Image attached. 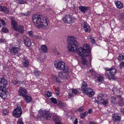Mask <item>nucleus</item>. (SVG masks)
<instances>
[{
	"instance_id": "obj_1",
	"label": "nucleus",
	"mask_w": 124,
	"mask_h": 124,
	"mask_svg": "<svg viewBox=\"0 0 124 124\" xmlns=\"http://www.w3.org/2000/svg\"><path fill=\"white\" fill-rule=\"evenodd\" d=\"M68 45H70L68 47V48L69 49V47H70L69 49V51L71 52H77L78 54L82 57L88 56V54H86V53L85 52L83 48L80 47L77 49V46L78 43L76 40L75 37L72 36L68 37Z\"/></svg>"
},
{
	"instance_id": "obj_2",
	"label": "nucleus",
	"mask_w": 124,
	"mask_h": 124,
	"mask_svg": "<svg viewBox=\"0 0 124 124\" xmlns=\"http://www.w3.org/2000/svg\"><path fill=\"white\" fill-rule=\"evenodd\" d=\"M32 20L34 25L38 28H42L45 29L48 28L47 20L44 16L34 14L32 16Z\"/></svg>"
},
{
	"instance_id": "obj_3",
	"label": "nucleus",
	"mask_w": 124,
	"mask_h": 124,
	"mask_svg": "<svg viewBox=\"0 0 124 124\" xmlns=\"http://www.w3.org/2000/svg\"><path fill=\"white\" fill-rule=\"evenodd\" d=\"M7 83L5 79H0V97L3 98L7 97V89L6 87Z\"/></svg>"
},
{
	"instance_id": "obj_4",
	"label": "nucleus",
	"mask_w": 124,
	"mask_h": 124,
	"mask_svg": "<svg viewBox=\"0 0 124 124\" xmlns=\"http://www.w3.org/2000/svg\"><path fill=\"white\" fill-rule=\"evenodd\" d=\"M88 86L86 82L83 81L82 83V90L83 93H85L89 97H91L95 94V92L93 90Z\"/></svg>"
},
{
	"instance_id": "obj_5",
	"label": "nucleus",
	"mask_w": 124,
	"mask_h": 124,
	"mask_svg": "<svg viewBox=\"0 0 124 124\" xmlns=\"http://www.w3.org/2000/svg\"><path fill=\"white\" fill-rule=\"evenodd\" d=\"M116 70L115 68H111L109 69V70L106 72L105 75L106 77L109 80L111 79L113 80H115L116 79V77L114 76V74L116 73Z\"/></svg>"
},
{
	"instance_id": "obj_6",
	"label": "nucleus",
	"mask_w": 124,
	"mask_h": 124,
	"mask_svg": "<svg viewBox=\"0 0 124 124\" xmlns=\"http://www.w3.org/2000/svg\"><path fill=\"white\" fill-rule=\"evenodd\" d=\"M21 104L17 105V107L14 110L13 115L16 118L20 117L22 114Z\"/></svg>"
},
{
	"instance_id": "obj_7",
	"label": "nucleus",
	"mask_w": 124,
	"mask_h": 124,
	"mask_svg": "<svg viewBox=\"0 0 124 124\" xmlns=\"http://www.w3.org/2000/svg\"><path fill=\"white\" fill-rule=\"evenodd\" d=\"M39 113L41 115L44 119L47 120H50L51 119V117L48 111L40 109L39 111Z\"/></svg>"
},
{
	"instance_id": "obj_8",
	"label": "nucleus",
	"mask_w": 124,
	"mask_h": 124,
	"mask_svg": "<svg viewBox=\"0 0 124 124\" xmlns=\"http://www.w3.org/2000/svg\"><path fill=\"white\" fill-rule=\"evenodd\" d=\"M54 64L57 69L60 70H64L65 68V63L63 62L57 60L55 62Z\"/></svg>"
},
{
	"instance_id": "obj_9",
	"label": "nucleus",
	"mask_w": 124,
	"mask_h": 124,
	"mask_svg": "<svg viewBox=\"0 0 124 124\" xmlns=\"http://www.w3.org/2000/svg\"><path fill=\"white\" fill-rule=\"evenodd\" d=\"M75 19V18L69 15H66L63 18V21L66 23L70 24L73 22Z\"/></svg>"
},
{
	"instance_id": "obj_10",
	"label": "nucleus",
	"mask_w": 124,
	"mask_h": 124,
	"mask_svg": "<svg viewBox=\"0 0 124 124\" xmlns=\"http://www.w3.org/2000/svg\"><path fill=\"white\" fill-rule=\"evenodd\" d=\"M97 98L98 99V101L100 102V104L102 103L104 105H106L108 103V100L104 99L100 95L98 96Z\"/></svg>"
},
{
	"instance_id": "obj_11",
	"label": "nucleus",
	"mask_w": 124,
	"mask_h": 124,
	"mask_svg": "<svg viewBox=\"0 0 124 124\" xmlns=\"http://www.w3.org/2000/svg\"><path fill=\"white\" fill-rule=\"evenodd\" d=\"M97 98L98 99V101L100 102V104L102 103L104 105H106L108 103V100L104 99L100 95L98 96Z\"/></svg>"
},
{
	"instance_id": "obj_12",
	"label": "nucleus",
	"mask_w": 124,
	"mask_h": 124,
	"mask_svg": "<svg viewBox=\"0 0 124 124\" xmlns=\"http://www.w3.org/2000/svg\"><path fill=\"white\" fill-rule=\"evenodd\" d=\"M20 50L19 49V46H15L13 48H12L10 49V52L12 54H15L17 53L18 51Z\"/></svg>"
},
{
	"instance_id": "obj_13",
	"label": "nucleus",
	"mask_w": 124,
	"mask_h": 124,
	"mask_svg": "<svg viewBox=\"0 0 124 124\" xmlns=\"http://www.w3.org/2000/svg\"><path fill=\"white\" fill-rule=\"evenodd\" d=\"M16 29L15 30L16 31H18L21 34H23L24 32V27L23 25H18L16 27Z\"/></svg>"
},
{
	"instance_id": "obj_14",
	"label": "nucleus",
	"mask_w": 124,
	"mask_h": 124,
	"mask_svg": "<svg viewBox=\"0 0 124 124\" xmlns=\"http://www.w3.org/2000/svg\"><path fill=\"white\" fill-rule=\"evenodd\" d=\"M89 46L86 44H84L83 46V49L85 52L86 53V54H88V56H89L90 50L89 49Z\"/></svg>"
},
{
	"instance_id": "obj_15",
	"label": "nucleus",
	"mask_w": 124,
	"mask_h": 124,
	"mask_svg": "<svg viewBox=\"0 0 124 124\" xmlns=\"http://www.w3.org/2000/svg\"><path fill=\"white\" fill-rule=\"evenodd\" d=\"M78 8L83 13H85L87 10L89 9V7L82 6L79 7Z\"/></svg>"
},
{
	"instance_id": "obj_16",
	"label": "nucleus",
	"mask_w": 124,
	"mask_h": 124,
	"mask_svg": "<svg viewBox=\"0 0 124 124\" xmlns=\"http://www.w3.org/2000/svg\"><path fill=\"white\" fill-rule=\"evenodd\" d=\"M112 117L113 120L115 122H119L121 120V117L116 115L113 114Z\"/></svg>"
},
{
	"instance_id": "obj_17",
	"label": "nucleus",
	"mask_w": 124,
	"mask_h": 124,
	"mask_svg": "<svg viewBox=\"0 0 124 124\" xmlns=\"http://www.w3.org/2000/svg\"><path fill=\"white\" fill-rule=\"evenodd\" d=\"M83 29L86 32H89L90 31V27L87 23H85L84 24Z\"/></svg>"
},
{
	"instance_id": "obj_18",
	"label": "nucleus",
	"mask_w": 124,
	"mask_h": 124,
	"mask_svg": "<svg viewBox=\"0 0 124 124\" xmlns=\"http://www.w3.org/2000/svg\"><path fill=\"white\" fill-rule=\"evenodd\" d=\"M0 11L4 12L6 14H8L9 12L8 9L4 6H1L0 8Z\"/></svg>"
},
{
	"instance_id": "obj_19",
	"label": "nucleus",
	"mask_w": 124,
	"mask_h": 124,
	"mask_svg": "<svg viewBox=\"0 0 124 124\" xmlns=\"http://www.w3.org/2000/svg\"><path fill=\"white\" fill-rule=\"evenodd\" d=\"M23 63L24 66L25 68H27L29 66V63L27 58L23 59Z\"/></svg>"
},
{
	"instance_id": "obj_20",
	"label": "nucleus",
	"mask_w": 124,
	"mask_h": 124,
	"mask_svg": "<svg viewBox=\"0 0 124 124\" xmlns=\"http://www.w3.org/2000/svg\"><path fill=\"white\" fill-rule=\"evenodd\" d=\"M115 3L118 8L120 9L123 7V4L120 1H115Z\"/></svg>"
},
{
	"instance_id": "obj_21",
	"label": "nucleus",
	"mask_w": 124,
	"mask_h": 124,
	"mask_svg": "<svg viewBox=\"0 0 124 124\" xmlns=\"http://www.w3.org/2000/svg\"><path fill=\"white\" fill-rule=\"evenodd\" d=\"M58 76L59 77L61 78L62 79H66L65 75L66 74L64 72H62L61 71L60 72L58 73Z\"/></svg>"
},
{
	"instance_id": "obj_22",
	"label": "nucleus",
	"mask_w": 124,
	"mask_h": 124,
	"mask_svg": "<svg viewBox=\"0 0 124 124\" xmlns=\"http://www.w3.org/2000/svg\"><path fill=\"white\" fill-rule=\"evenodd\" d=\"M25 45L27 46H30L31 45V41L29 38H28L24 41Z\"/></svg>"
},
{
	"instance_id": "obj_23",
	"label": "nucleus",
	"mask_w": 124,
	"mask_h": 124,
	"mask_svg": "<svg viewBox=\"0 0 124 124\" xmlns=\"http://www.w3.org/2000/svg\"><path fill=\"white\" fill-rule=\"evenodd\" d=\"M24 98V100L26 101L27 102H29L31 101L32 98L30 96H28L27 95H26L25 96L23 97Z\"/></svg>"
},
{
	"instance_id": "obj_24",
	"label": "nucleus",
	"mask_w": 124,
	"mask_h": 124,
	"mask_svg": "<svg viewBox=\"0 0 124 124\" xmlns=\"http://www.w3.org/2000/svg\"><path fill=\"white\" fill-rule=\"evenodd\" d=\"M41 52L43 53L46 52L47 48L45 45H42L41 47Z\"/></svg>"
},
{
	"instance_id": "obj_25",
	"label": "nucleus",
	"mask_w": 124,
	"mask_h": 124,
	"mask_svg": "<svg viewBox=\"0 0 124 124\" xmlns=\"http://www.w3.org/2000/svg\"><path fill=\"white\" fill-rule=\"evenodd\" d=\"M117 59L119 61L121 62L124 59V56L121 54H119Z\"/></svg>"
},
{
	"instance_id": "obj_26",
	"label": "nucleus",
	"mask_w": 124,
	"mask_h": 124,
	"mask_svg": "<svg viewBox=\"0 0 124 124\" xmlns=\"http://www.w3.org/2000/svg\"><path fill=\"white\" fill-rule=\"evenodd\" d=\"M84 108L83 107H81L78 108L76 111V112L77 113L80 114L84 109Z\"/></svg>"
},
{
	"instance_id": "obj_27",
	"label": "nucleus",
	"mask_w": 124,
	"mask_h": 124,
	"mask_svg": "<svg viewBox=\"0 0 124 124\" xmlns=\"http://www.w3.org/2000/svg\"><path fill=\"white\" fill-rule=\"evenodd\" d=\"M12 24L13 26V28L14 29H16V27L17 26V23L15 20H12Z\"/></svg>"
},
{
	"instance_id": "obj_28",
	"label": "nucleus",
	"mask_w": 124,
	"mask_h": 124,
	"mask_svg": "<svg viewBox=\"0 0 124 124\" xmlns=\"http://www.w3.org/2000/svg\"><path fill=\"white\" fill-rule=\"evenodd\" d=\"M85 57L83 56V57H82V64L84 65H87V62L86 59L84 58Z\"/></svg>"
},
{
	"instance_id": "obj_29",
	"label": "nucleus",
	"mask_w": 124,
	"mask_h": 124,
	"mask_svg": "<svg viewBox=\"0 0 124 124\" xmlns=\"http://www.w3.org/2000/svg\"><path fill=\"white\" fill-rule=\"evenodd\" d=\"M18 3L19 4H24L27 3V0H17Z\"/></svg>"
},
{
	"instance_id": "obj_30",
	"label": "nucleus",
	"mask_w": 124,
	"mask_h": 124,
	"mask_svg": "<svg viewBox=\"0 0 124 124\" xmlns=\"http://www.w3.org/2000/svg\"><path fill=\"white\" fill-rule=\"evenodd\" d=\"M88 112H85L81 114L80 115V117L81 118H83L88 114Z\"/></svg>"
},
{
	"instance_id": "obj_31",
	"label": "nucleus",
	"mask_w": 124,
	"mask_h": 124,
	"mask_svg": "<svg viewBox=\"0 0 124 124\" xmlns=\"http://www.w3.org/2000/svg\"><path fill=\"white\" fill-rule=\"evenodd\" d=\"M51 101L54 104H57V102L56 99L54 98H52L50 99Z\"/></svg>"
},
{
	"instance_id": "obj_32",
	"label": "nucleus",
	"mask_w": 124,
	"mask_h": 124,
	"mask_svg": "<svg viewBox=\"0 0 124 124\" xmlns=\"http://www.w3.org/2000/svg\"><path fill=\"white\" fill-rule=\"evenodd\" d=\"M20 95L22 96L23 97L27 95L26 93V92H19V93Z\"/></svg>"
},
{
	"instance_id": "obj_33",
	"label": "nucleus",
	"mask_w": 124,
	"mask_h": 124,
	"mask_svg": "<svg viewBox=\"0 0 124 124\" xmlns=\"http://www.w3.org/2000/svg\"><path fill=\"white\" fill-rule=\"evenodd\" d=\"M33 73L36 76V77H39L40 75L39 71H36L34 70L33 72Z\"/></svg>"
},
{
	"instance_id": "obj_34",
	"label": "nucleus",
	"mask_w": 124,
	"mask_h": 124,
	"mask_svg": "<svg viewBox=\"0 0 124 124\" xmlns=\"http://www.w3.org/2000/svg\"><path fill=\"white\" fill-rule=\"evenodd\" d=\"M12 82L14 85H16L18 84H22L23 83L22 82H20L19 81H16L15 80H13L12 81Z\"/></svg>"
},
{
	"instance_id": "obj_35",
	"label": "nucleus",
	"mask_w": 124,
	"mask_h": 124,
	"mask_svg": "<svg viewBox=\"0 0 124 124\" xmlns=\"http://www.w3.org/2000/svg\"><path fill=\"white\" fill-rule=\"evenodd\" d=\"M116 99V97H115L113 96L111 97V102L114 104L115 103V101Z\"/></svg>"
},
{
	"instance_id": "obj_36",
	"label": "nucleus",
	"mask_w": 124,
	"mask_h": 124,
	"mask_svg": "<svg viewBox=\"0 0 124 124\" xmlns=\"http://www.w3.org/2000/svg\"><path fill=\"white\" fill-rule=\"evenodd\" d=\"M53 120L55 121H57L59 119V118L57 115H55L53 116Z\"/></svg>"
},
{
	"instance_id": "obj_37",
	"label": "nucleus",
	"mask_w": 124,
	"mask_h": 124,
	"mask_svg": "<svg viewBox=\"0 0 124 124\" xmlns=\"http://www.w3.org/2000/svg\"><path fill=\"white\" fill-rule=\"evenodd\" d=\"M21 92H26V90L23 87H20L19 90V93Z\"/></svg>"
},
{
	"instance_id": "obj_38",
	"label": "nucleus",
	"mask_w": 124,
	"mask_h": 124,
	"mask_svg": "<svg viewBox=\"0 0 124 124\" xmlns=\"http://www.w3.org/2000/svg\"><path fill=\"white\" fill-rule=\"evenodd\" d=\"M3 32H8V31L7 29L5 27H3L1 30Z\"/></svg>"
},
{
	"instance_id": "obj_39",
	"label": "nucleus",
	"mask_w": 124,
	"mask_h": 124,
	"mask_svg": "<svg viewBox=\"0 0 124 124\" xmlns=\"http://www.w3.org/2000/svg\"><path fill=\"white\" fill-rule=\"evenodd\" d=\"M30 14V12H28L25 13H21V14L22 16H27L29 15Z\"/></svg>"
},
{
	"instance_id": "obj_40",
	"label": "nucleus",
	"mask_w": 124,
	"mask_h": 124,
	"mask_svg": "<svg viewBox=\"0 0 124 124\" xmlns=\"http://www.w3.org/2000/svg\"><path fill=\"white\" fill-rule=\"evenodd\" d=\"M17 124H24L22 121V119L20 118L18 120Z\"/></svg>"
},
{
	"instance_id": "obj_41",
	"label": "nucleus",
	"mask_w": 124,
	"mask_h": 124,
	"mask_svg": "<svg viewBox=\"0 0 124 124\" xmlns=\"http://www.w3.org/2000/svg\"><path fill=\"white\" fill-rule=\"evenodd\" d=\"M72 93L75 94H77L78 93V91L75 89H73L72 91Z\"/></svg>"
},
{
	"instance_id": "obj_42",
	"label": "nucleus",
	"mask_w": 124,
	"mask_h": 124,
	"mask_svg": "<svg viewBox=\"0 0 124 124\" xmlns=\"http://www.w3.org/2000/svg\"><path fill=\"white\" fill-rule=\"evenodd\" d=\"M98 81L100 82H101L103 80V77L101 76H99L97 78Z\"/></svg>"
},
{
	"instance_id": "obj_43",
	"label": "nucleus",
	"mask_w": 124,
	"mask_h": 124,
	"mask_svg": "<svg viewBox=\"0 0 124 124\" xmlns=\"http://www.w3.org/2000/svg\"><path fill=\"white\" fill-rule=\"evenodd\" d=\"M46 95L48 97H50L52 95V93L49 92L47 91Z\"/></svg>"
},
{
	"instance_id": "obj_44",
	"label": "nucleus",
	"mask_w": 124,
	"mask_h": 124,
	"mask_svg": "<svg viewBox=\"0 0 124 124\" xmlns=\"http://www.w3.org/2000/svg\"><path fill=\"white\" fill-rule=\"evenodd\" d=\"M119 68L122 69V67H124V62H121L119 65Z\"/></svg>"
},
{
	"instance_id": "obj_45",
	"label": "nucleus",
	"mask_w": 124,
	"mask_h": 124,
	"mask_svg": "<svg viewBox=\"0 0 124 124\" xmlns=\"http://www.w3.org/2000/svg\"><path fill=\"white\" fill-rule=\"evenodd\" d=\"M120 112L122 114L124 115V108H121Z\"/></svg>"
},
{
	"instance_id": "obj_46",
	"label": "nucleus",
	"mask_w": 124,
	"mask_h": 124,
	"mask_svg": "<svg viewBox=\"0 0 124 124\" xmlns=\"http://www.w3.org/2000/svg\"><path fill=\"white\" fill-rule=\"evenodd\" d=\"M23 39L24 41L26 40L28 38H28L27 37V36L25 35H23Z\"/></svg>"
},
{
	"instance_id": "obj_47",
	"label": "nucleus",
	"mask_w": 124,
	"mask_h": 124,
	"mask_svg": "<svg viewBox=\"0 0 124 124\" xmlns=\"http://www.w3.org/2000/svg\"><path fill=\"white\" fill-rule=\"evenodd\" d=\"M5 41V40L4 39L1 38L0 39V43L4 42Z\"/></svg>"
},
{
	"instance_id": "obj_48",
	"label": "nucleus",
	"mask_w": 124,
	"mask_h": 124,
	"mask_svg": "<svg viewBox=\"0 0 124 124\" xmlns=\"http://www.w3.org/2000/svg\"><path fill=\"white\" fill-rule=\"evenodd\" d=\"M8 112L6 111H4L3 112V115H8Z\"/></svg>"
},
{
	"instance_id": "obj_49",
	"label": "nucleus",
	"mask_w": 124,
	"mask_h": 124,
	"mask_svg": "<svg viewBox=\"0 0 124 124\" xmlns=\"http://www.w3.org/2000/svg\"><path fill=\"white\" fill-rule=\"evenodd\" d=\"M33 33V32L32 31H29L28 32V34L30 36H31Z\"/></svg>"
},
{
	"instance_id": "obj_50",
	"label": "nucleus",
	"mask_w": 124,
	"mask_h": 124,
	"mask_svg": "<svg viewBox=\"0 0 124 124\" xmlns=\"http://www.w3.org/2000/svg\"><path fill=\"white\" fill-rule=\"evenodd\" d=\"M78 122V119L77 118H76L75 120L74 121V124H77Z\"/></svg>"
},
{
	"instance_id": "obj_51",
	"label": "nucleus",
	"mask_w": 124,
	"mask_h": 124,
	"mask_svg": "<svg viewBox=\"0 0 124 124\" xmlns=\"http://www.w3.org/2000/svg\"><path fill=\"white\" fill-rule=\"evenodd\" d=\"M56 79L57 80V82L58 83H60L61 82V80L59 79V78H56Z\"/></svg>"
},
{
	"instance_id": "obj_52",
	"label": "nucleus",
	"mask_w": 124,
	"mask_h": 124,
	"mask_svg": "<svg viewBox=\"0 0 124 124\" xmlns=\"http://www.w3.org/2000/svg\"><path fill=\"white\" fill-rule=\"evenodd\" d=\"M120 18L121 19H123L124 18V14H122L120 15Z\"/></svg>"
},
{
	"instance_id": "obj_53",
	"label": "nucleus",
	"mask_w": 124,
	"mask_h": 124,
	"mask_svg": "<svg viewBox=\"0 0 124 124\" xmlns=\"http://www.w3.org/2000/svg\"><path fill=\"white\" fill-rule=\"evenodd\" d=\"M97 98V100L96 99H95V100L94 101V102L95 103H97L99 104L100 102H99L98 101V99Z\"/></svg>"
},
{
	"instance_id": "obj_54",
	"label": "nucleus",
	"mask_w": 124,
	"mask_h": 124,
	"mask_svg": "<svg viewBox=\"0 0 124 124\" xmlns=\"http://www.w3.org/2000/svg\"><path fill=\"white\" fill-rule=\"evenodd\" d=\"M1 22L2 23V24L3 25H5V23L4 20H1Z\"/></svg>"
},
{
	"instance_id": "obj_55",
	"label": "nucleus",
	"mask_w": 124,
	"mask_h": 124,
	"mask_svg": "<svg viewBox=\"0 0 124 124\" xmlns=\"http://www.w3.org/2000/svg\"><path fill=\"white\" fill-rule=\"evenodd\" d=\"M61 105L62 106H63V107H65L66 106V104H64V103H61Z\"/></svg>"
},
{
	"instance_id": "obj_56",
	"label": "nucleus",
	"mask_w": 124,
	"mask_h": 124,
	"mask_svg": "<svg viewBox=\"0 0 124 124\" xmlns=\"http://www.w3.org/2000/svg\"><path fill=\"white\" fill-rule=\"evenodd\" d=\"M73 94L72 93L71 94H69L68 95V97L69 98H71Z\"/></svg>"
},
{
	"instance_id": "obj_57",
	"label": "nucleus",
	"mask_w": 124,
	"mask_h": 124,
	"mask_svg": "<svg viewBox=\"0 0 124 124\" xmlns=\"http://www.w3.org/2000/svg\"><path fill=\"white\" fill-rule=\"evenodd\" d=\"M55 92L57 94H59V91L57 89H56L55 90Z\"/></svg>"
},
{
	"instance_id": "obj_58",
	"label": "nucleus",
	"mask_w": 124,
	"mask_h": 124,
	"mask_svg": "<svg viewBox=\"0 0 124 124\" xmlns=\"http://www.w3.org/2000/svg\"><path fill=\"white\" fill-rule=\"evenodd\" d=\"M92 112V109H90L88 110V113H91Z\"/></svg>"
},
{
	"instance_id": "obj_59",
	"label": "nucleus",
	"mask_w": 124,
	"mask_h": 124,
	"mask_svg": "<svg viewBox=\"0 0 124 124\" xmlns=\"http://www.w3.org/2000/svg\"><path fill=\"white\" fill-rule=\"evenodd\" d=\"M91 42L92 43H94L95 42V40L94 39H91Z\"/></svg>"
},
{
	"instance_id": "obj_60",
	"label": "nucleus",
	"mask_w": 124,
	"mask_h": 124,
	"mask_svg": "<svg viewBox=\"0 0 124 124\" xmlns=\"http://www.w3.org/2000/svg\"><path fill=\"white\" fill-rule=\"evenodd\" d=\"M14 35L15 36L17 37L19 35V34L18 33H16L14 34Z\"/></svg>"
},
{
	"instance_id": "obj_61",
	"label": "nucleus",
	"mask_w": 124,
	"mask_h": 124,
	"mask_svg": "<svg viewBox=\"0 0 124 124\" xmlns=\"http://www.w3.org/2000/svg\"><path fill=\"white\" fill-rule=\"evenodd\" d=\"M37 38L39 39H41V37L40 36H36Z\"/></svg>"
},
{
	"instance_id": "obj_62",
	"label": "nucleus",
	"mask_w": 124,
	"mask_h": 124,
	"mask_svg": "<svg viewBox=\"0 0 124 124\" xmlns=\"http://www.w3.org/2000/svg\"><path fill=\"white\" fill-rule=\"evenodd\" d=\"M89 124H96L94 123L93 122L91 121L89 123Z\"/></svg>"
},
{
	"instance_id": "obj_63",
	"label": "nucleus",
	"mask_w": 124,
	"mask_h": 124,
	"mask_svg": "<svg viewBox=\"0 0 124 124\" xmlns=\"http://www.w3.org/2000/svg\"><path fill=\"white\" fill-rule=\"evenodd\" d=\"M22 40L21 39H19L18 40V42L20 43L22 42Z\"/></svg>"
},
{
	"instance_id": "obj_64",
	"label": "nucleus",
	"mask_w": 124,
	"mask_h": 124,
	"mask_svg": "<svg viewBox=\"0 0 124 124\" xmlns=\"http://www.w3.org/2000/svg\"><path fill=\"white\" fill-rule=\"evenodd\" d=\"M55 124H62L60 122H56Z\"/></svg>"
}]
</instances>
